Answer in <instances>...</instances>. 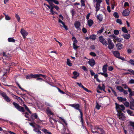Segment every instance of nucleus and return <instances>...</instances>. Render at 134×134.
<instances>
[{"label":"nucleus","mask_w":134,"mask_h":134,"mask_svg":"<svg viewBox=\"0 0 134 134\" xmlns=\"http://www.w3.org/2000/svg\"><path fill=\"white\" fill-rule=\"evenodd\" d=\"M95 129L99 131V134H107L101 125H97L95 126Z\"/></svg>","instance_id":"obj_1"},{"label":"nucleus","mask_w":134,"mask_h":134,"mask_svg":"<svg viewBox=\"0 0 134 134\" xmlns=\"http://www.w3.org/2000/svg\"><path fill=\"white\" fill-rule=\"evenodd\" d=\"M13 104L15 108L19 111L23 112H25V110L24 107L20 106L18 104L15 102H13Z\"/></svg>","instance_id":"obj_2"},{"label":"nucleus","mask_w":134,"mask_h":134,"mask_svg":"<svg viewBox=\"0 0 134 134\" xmlns=\"http://www.w3.org/2000/svg\"><path fill=\"white\" fill-rule=\"evenodd\" d=\"M0 94L7 102H9L10 101L11 99L7 96L5 93L2 92H1Z\"/></svg>","instance_id":"obj_3"},{"label":"nucleus","mask_w":134,"mask_h":134,"mask_svg":"<svg viewBox=\"0 0 134 134\" xmlns=\"http://www.w3.org/2000/svg\"><path fill=\"white\" fill-rule=\"evenodd\" d=\"M69 106L74 108L76 110H78L80 113L82 112L81 110L80 109V105L79 104H70Z\"/></svg>","instance_id":"obj_4"},{"label":"nucleus","mask_w":134,"mask_h":134,"mask_svg":"<svg viewBox=\"0 0 134 134\" xmlns=\"http://www.w3.org/2000/svg\"><path fill=\"white\" fill-rule=\"evenodd\" d=\"M99 41L103 45L107 46L108 45V43L105 40L103 37L102 36L99 37Z\"/></svg>","instance_id":"obj_5"},{"label":"nucleus","mask_w":134,"mask_h":134,"mask_svg":"<svg viewBox=\"0 0 134 134\" xmlns=\"http://www.w3.org/2000/svg\"><path fill=\"white\" fill-rule=\"evenodd\" d=\"M115 104L116 105V109H119L122 111L125 110V107L123 105H119L117 103H115Z\"/></svg>","instance_id":"obj_6"},{"label":"nucleus","mask_w":134,"mask_h":134,"mask_svg":"<svg viewBox=\"0 0 134 134\" xmlns=\"http://www.w3.org/2000/svg\"><path fill=\"white\" fill-rule=\"evenodd\" d=\"M20 32L23 36L24 38H26V36L28 35V32L23 28L21 29Z\"/></svg>","instance_id":"obj_7"},{"label":"nucleus","mask_w":134,"mask_h":134,"mask_svg":"<svg viewBox=\"0 0 134 134\" xmlns=\"http://www.w3.org/2000/svg\"><path fill=\"white\" fill-rule=\"evenodd\" d=\"M130 108L132 110H134V99L133 98H130Z\"/></svg>","instance_id":"obj_8"},{"label":"nucleus","mask_w":134,"mask_h":134,"mask_svg":"<svg viewBox=\"0 0 134 134\" xmlns=\"http://www.w3.org/2000/svg\"><path fill=\"white\" fill-rule=\"evenodd\" d=\"M118 117L121 120H125V117L124 116V114L121 112H118Z\"/></svg>","instance_id":"obj_9"},{"label":"nucleus","mask_w":134,"mask_h":134,"mask_svg":"<svg viewBox=\"0 0 134 134\" xmlns=\"http://www.w3.org/2000/svg\"><path fill=\"white\" fill-rule=\"evenodd\" d=\"M76 83L77 85H78V86L79 87H82V88L84 90L86 91L87 92H91L90 90H89L87 88L84 87L81 83H79V82H76Z\"/></svg>","instance_id":"obj_10"},{"label":"nucleus","mask_w":134,"mask_h":134,"mask_svg":"<svg viewBox=\"0 0 134 134\" xmlns=\"http://www.w3.org/2000/svg\"><path fill=\"white\" fill-rule=\"evenodd\" d=\"M88 63L91 67L93 66L96 64L95 61L93 59H90L88 61Z\"/></svg>","instance_id":"obj_11"},{"label":"nucleus","mask_w":134,"mask_h":134,"mask_svg":"<svg viewBox=\"0 0 134 134\" xmlns=\"http://www.w3.org/2000/svg\"><path fill=\"white\" fill-rule=\"evenodd\" d=\"M130 12L129 10L125 9L123 11L122 13V15L125 16H127L129 15Z\"/></svg>","instance_id":"obj_12"},{"label":"nucleus","mask_w":134,"mask_h":134,"mask_svg":"<svg viewBox=\"0 0 134 134\" xmlns=\"http://www.w3.org/2000/svg\"><path fill=\"white\" fill-rule=\"evenodd\" d=\"M44 5L47 6L48 8L50 9L51 13L53 15H54V13H55V12L53 10V7H51L50 5H48L46 4L45 3L44 4Z\"/></svg>","instance_id":"obj_13"},{"label":"nucleus","mask_w":134,"mask_h":134,"mask_svg":"<svg viewBox=\"0 0 134 134\" xmlns=\"http://www.w3.org/2000/svg\"><path fill=\"white\" fill-rule=\"evenodd\" d=\"M128 92L130 93L129 94V99L133 98L132 96H134V91H132L131 88H128Z\"/></svg>","instance_id":"obj_14"},{"label":"nucleus","mask_w":134,"mask_h":134,"mask_svg":"<svg viewBox=\"0 0 134 134\" xmlns=\"http://www.w3.org/2000/svg\"><path fill=\"white\" fill-rule=\"evenodd\" d=\"M36 78L35 74H32L27 75L26 76V78L27 79H30L31 78Z\"/></svg>","instance_id":"obj_15"},{"label":"nucleus","mask_w":134,"mask_h":134,"mask_svg":"<svg viewBox=\"0 0 134 134\" xmlns=\"http://www.w3.org/2000/svg\"><path fill=\"white\" fill-rule=\"evenodd\" d=\"M74 25L76 28L78 29L80 28L81 26V24L80 22L76 21L75 22Z\"/></svg>","instance_id":"obj_16"},{"label":"nucleus","mask_w":134,"mask_h":134,"mask_svg":"<svg viewBox=\"0 0 134 134\" xmlns=\"http://www.w3.org/2000/svg\"><path fill=\"white\" fill-rule=\"evenodd\" d=\"M73 74L74 75V76H72V78L74 79H76L77 77H78L79 75V74L76 71H75L73 72Z\"/></svg>","instance_id":"obj_17"},{"label":"nucleus","mask_w":134,"mask_h":134,"mask_svg":"<svg viewBox=\"0 0 134 134\" xmlns=\"http://www.w3.org/2000/svg\"><path fill=\"white\" fill-rule=\"evenodd\" d=\"M113 53L114 56L117 58H118L120 57V53L118 51H113Z\"/></svg>","instance_id":"obj_18"},{"label":"nucleus","mask_w":134,"mask_h":134,"mask_svg":"<svg viewBox=\"0 0 134 134\" xmlns=\"http://www.w3.org/2000/svg\"><path fill=\"white\" fill-rule=\"evenodd\" d=\"M32 120H34L35 119H37L38 118V116L36 113L32 114H31V117Z\"/></svg>","instance_id":"obj_19"},{"label":"nucleus","mask_w":134,"mask_h":134,"mask_svg":"<svg viewBox=\"0 0 134 134\" xmlns=\"http://www.w3.org/2000/svg\"><path fill=\"white\" fill-rule=\"evenodd\" d=\"M108 66L107 64L104 65L102 68V70L104 73H106L107 71V67Z\"/></svg>","instance_id":"obj_20"},{"label":"nucleus","mask_w":134,"mask_h":134,"mask_svg":"<svg viewBox=\"0 0 134 134\" xmlns=\"http://www.w3.org/2000/svg\"><path fill=\"white\" fill-rule=\"evenodd\" d=\"M97 19H98L100 21H101L103 19V16L102 15L99 14L97 16Z\"/></svg>","instance_id":"obj_21"},{"label":"nucleus","mask_w":134,"mask_h":134,"mask_svg":"<svg viewBox=\"0 0 134 134\" xmlns=\"http://www.w3.org/2000/svg\"><path fill=\"white\" fill-rule=\"evenodd\" d=\"M7 71L1 77V80H5V79L7 77Z\"/></svg>","instance_id":"obj_22"},{"label":"nucleus","mask_w":134,"mask_h":134,"mask_svg":"<svg viewBox=\"0 0 134 134\" xmlns=\"http://www.w3.org/2000/svg\"><path fill=\"white\" fill-rule=\"evenodd\" d=\"M117 99L120 102H122L123 101H126L127 100L125 98H123L121 97H118Z\"/></svg>","instance_id":"obj_23"},{"label":"nucleus","mask_w":134,"mask_h":134,"mask_svg":"<svg viewBox=\"0 0 134 134\" xmlns=\"http://www.w3.org/2000/svg\"><path fill=\"white\" fill-rule=\"evenodd\" d=\"M122 45L120 43H118L116 45L118 50H120L122 48Z\"/></svg>","instance_id":"obj_24"},{"label":"nucleus","mask_w":134,"mask_h":134,"mask_svg":"<svg viewBox=\"0 0 134 134\" xmlns=\"http://www.w3.org/2000/svg\"><path fill=\"white\" fill-rule=\"evenodd\" d=\"M88 25L90 27H91L93 24V21L92 19H90L88 21Z\"/></svg>","instance_id":"obj_25"},{"label":"nucleus","mask_w":134,"mask_h":134,"mask_svg":"<svg viewBox=\"0 0 134 134\" xmlns=\"http://www.w3.org/2000/svg\"><path fill=\"white\" fill-rule=\"evenodd\" d=\"M41 130L44 132L45 134H52L49 131L47 130L46 129H43Z\"/></svg>","instance_id":"obj_26"},{"label":"nucleus","mask_w":134,"mask_h":134,"mask_svg":"<svg viewBox=\"0 0 134 134\" xmlns=\"http://www.w3.org/2000/svg\"><path fill=\"white\" fill-rule=\"evenodd\" d=\"M46 111L48 114L50 115H53V113L52 112L51 110L50 109L49 107H48L47 108Z\"/></svg>","instance_id":"obj_27"},{"label":"nucleus","mask_w":134,"mask_h":134,"mask_svg":"<svg viewBox=\"0 0 134 134\" xmlns=\"http://www.w3.org/2000/svg\"><path fill=\"white\" fill-rule=\"evenodd\" d=\"M80 119L82 124L83 125V114L82 112L80 113Z\"/></svg>","instance_id":"obj_28"},{"label":"nucleus","mask_w":134,"mask_h":134,"mask_svg":"<svg viewBox=\"0 0 134 134\" xmlns=\"http://www.w3.org/2000/svg\"><path fill=\"white\" fill-rule=\"evenodd\" d=\"M122 36L124 38L127 39H129L130 37V35L128 34H123Z\"/></svg>","instance_id":"obj_29"},{"label":"nucleus","mask_w":134,"mask_h":134,"mask_svg":"<svg viewBox=\"0 0 134 134\" xmlns=\"http://www.w3.org/2000/svg\"><path fill=\"white\" fill-rule=\"evenodd\" d=\"M96 35L94 34H92L90 35L89 37V39L92 40H94L96 39Z\"/></svg>","instance_id":"obj_30"},{"label":"nucleus","mask_w":134,"mask_h":134,"mask_svg":"<svg viewBox=\"0 0 134 134\" xmlns=\"http://www.w3.org/2000/svg\"><path fill=\"white\" fill-rule=\"evenodd\" d=\"M114 47V45L113 42L109 44L108 47L109 49H113Z\"/></svg>","instance_id":"obj_31"},{"label":"nucleus","mask_w":134,"mask_h":134,"mask_svg":"<svg viewBox=\"0 0 134 134\" xmlns=\"http://www.w3.org/2000/svg\"><path fill=\"white\" fill-rule=\"evenodd\" d=\"M35 75L36 78L40 76H42L44 78H46V76L45 75H43L41 74H35Z\"/></svg>","instance_id":"obj_32"},{"label":"nucleus","mask_w":134,"mask_h":134,"mask_svg":"<svg viewBox=\"0 0 134 134\" xmlns=\"http://www.w3.org/2000/svg\"><path fill=\"white\" fill-rule=\"evenodd\" d=\"M116 89L118 90L120 92H122V91L124 90V89L120 86H118L116 87Z\"/></svg>","instance_id":"obj_33"},{"label":"nucleus","mask_w":134,"mask_h":134,"mask_svg":"<svg viewBox=\"0 0 134 134\" xmlns=\"http://www.w3.org/2000/svg\"><path fill=\"white\" fill-rule=\"evenodd\" d=\"M67 65H68L69 66H72V63H70V60L69 59H67Z\"/></svg>","instance_id":"obj_34"},{"label":"nucleus","mask_w":134,"mask_h":134,"mask_svg":"<svg viewBox=\"0 0 134 134\" xmlns=\"http://www.w3.org/2000/svg\"><path fill=\"white\" fill-rule=\"evenodd\" d=\"M23 106L25 107V109L30 114H31V112L29 110V108L27 107L25 104L23 105Z\"/></svg>","instance_id":"obj_35"},{"label":"nucleus","mask_w":134,"mask_h":134,"mask_svg":"<svg viewBox=\"0 0 134 134\" xmlns=\"http://www.w3.org/2000/svg\"><path fill=\"white\" fill-rule=\"evenodd\" d=\"M8 41L9 42H15V40L13 38H8Z\"/></svg>","instance_id":"obj_36"},{"label":"nucleus","mask_w":134,"mask_h":134,"mask_svg":"<svg viewBox=\"0 0 134 134\" xmlns=\"http://www.w3.org/2000/svg\"><path fill=\"white\" fill-rule=\"evenodd\" d=\"M122 30L125 33H127L128 32V30L125 27H122Z\"/></svg>","instance_id":"obj_37"},{"label":"nucleus","mask_w":134,"mask_h":134,"mask_svg":"<svg viewBox=\"0 0 134 134\" xmlns=\"http://www.w3.org/2000/svg\"><path fill=\"white\" fill-rule=\"evenodd\" d=\"M100 4H96L95 8H96V12H98L100 9L99 7Z\"/></svg>","instance_id":"obj_38"},{"label":"nucleus","mask_w":134,"mask_h":134,"mask_svg":"<svg viewBox=\"0 0 134 134\" xmlns=\"http://www.w3.org/2000/svg\"><path fill=\"white\" fill-rule=\"evenodd\" d=\"M99 74H100L103 76H104L105 77H107L108 76V74L107 73L100 72L98 73Z\"/></svg>","instance_id":"obj_39"},{"label":"nucleus","mask_w":134,"mask_h":134,"mask_svg":"<svg viewBox=\"0 0 134 134\" xmlns=\"http://www.w3.org/2000/svg\"><path fill=\"white\" fill-rule=\"evenodd\" d=\"M16 85L18 86L20 89L21 90L23 91H25V92H27V91L26 90H24L23 88H22L21 86H20L19 84L17 82H16Z\"/></svg>","instance_id":"obj_40"},{"label":"nucleus","mask_w":134,"mask_h":134,"mask_svg":"<svg viewBox=\"0 0 134 134\" xmlns=\"http://www.w3.org/2000/svg\"><path fill=\"white\" fill-rule=\"evenodd\" d=\"M113 16L116 18H118L119 17V15L118 13L117 12H115L113 14Z\"/></svg>","instance_id":"obj_41"},{"label":"nucleus","mask_w":134,"mask_h":134,"mask_svg":"<svg viewBox=\"0 0 134 134\" xmlns=\"http://www.w3.org/2000/svg\"><path fill=\"white\" fill-rule=\"evenodd\" d=\"M128 62L130 63L131 65L134 66V60L133 59H130Z\"/></svg>","instance_id":"obj_42"},{"label":"nucleus","mask_w":134,"mask_h":134,"mask_svg":"<svg viewBox=\"0 0 134 134\" xmlns=\"http://www.w3.org/2000/svg\"><path fill=\"white\" fill-rule=\"evenodd\" d=\"M15 17L17 19L18 21L19 22L20 20V18L19 15L17 14H15Z\"/></svg>","instance_id":"obj_43"},{"label":"nucleus","mask_w":134,"mask_h":134,"mask_svg":"<svg viewBox=\"0 0 134 134\" xmlns=\"http://www.w3.org/2000/svg\"><path fill=\"white\" fill-rule=\"evenodd\" d=\"M111 89L112 92L113 93L114 95L115 96H117V95L115 91L111 87H110Z\"/></svg>","instance_id":"obj_44"},{"label":"nucleus","mask_w":134,"mask_h":134,"mask_svg":"<svg viewBox=\"0 0 134 134\" xmlns=\"http://www.w3.org/2000/svg\"><path fill=\"white\" fill-rule=\"evenodd\" d=\"M124 105L127 107H129L130 105V103L128 102H125L124 103H123Z\"/></svg>","instance_id":"obj_45"},{"label":"nucleus","mask_w":134,"mask_h":134,"mask_svg":"<svg viewBox=\"0 0 134 134\" xmlns=\"http://www.w3.org/2000/svg\"><path fill=\"white\" fill-rule=\"evenodd\" d=\"M66 129L65 128H64L61 131V133L62 134H68V133L65 132Z\"/></svg>","instance_id":"obj_46"},{"label":"nucleus","mask_w":134,"mask_h":134,"mask_svg":"<svg viewBox=\"0 0 134 134\" xmlns=\"http://www.w3.org/2000/svg\"><path fill=\"white\" fill-rule=\"evenodd\" d=\"M48 2L49 4V5L51 7H53L55 5H54L52 3V1H48Z\"/></svg>","instance_id":"obj_47"},{"label":"nucleus","mask_w":134,"mask_h":134,"mask_svg":"<svg viewBox=\"0 0 134 134\" xmlns=\"http://www.w3.org/2000/svg\"><path fill=\"white\" fill-rule=\"evenodd\" d=\"M104 29V27H102L101 28V29L100 30H99L97 32V33H99V34L101 33L103 31V30Z\"/></svg>","instance_id":"obj_48"},{"label":"nucleus","mask_w":134,"mask_h":134,"mask_svg":"<svg viewBox=\"0 0 134 134\" xmlns=\"http://www.w3.org/2000/svg\"><path fill=\"white\" fill-rule=\"evenodd\" d=\"M73 48L75 50H76L79 47V46H77L76 45V44H73Z\"/></svg>","instance_id":"obj_49"},{"label":"nucleus","mask_w":134,"mask_h":134,"mask_svg":"<svg viewBox=\"0 0 134 134\" xmlns=\"http://www.w3.org/2000/svg\"><path fill=\"white\" fill-rule=\"evenodd\" d=\"M50 1H52V2H54L56 4H59L58 1L57 0H51Z\"/></svg>","instance_id":"obj_50"},{"label":"nucleus","mask_w":134,"mask_h":134,"mask_svg":"<svg viewBox=\"0 0 134 134\" xmlns=\"http://www.w3.org/2000/svg\"><path fill=\"white\" fill-rule=\"evenodd\" d=\"M114 33L115 35H117L119 34V32L118 30H115L114 31Z\"/></svg>","instance_id":"obj_51"},{"label":"nucleus","mask_w":134,"mask_h":134,"mask_svg":"<svg viewBox=\"0 0 134 134\" xmlns=\"http://www.w3.org/2000/svg\"><path fill=\"white\" fill-rule=\"evenodd\" d=\"M5 18L6 20H10V17L8 15H6L5 14Z\"/></svg>","instance_id":"obj_52"},{"label":"nucleus","mask_w":134,"mask_h":134,"mask_svg":"<svg viewBox=\"0 0 134 134\" xmlns=\"http://www.w3.org/2000/svg\"><path fill=\"white\" fill-rule=\"evenodd\" d=\"M116 21L117 23H118L120 24H122V21L120 19H117Z\"/></svg>","instance_id":"obj_53"},{"label":"nucleus","mask_w":134,"mask_h":134,"mask_svg":"<svg viewBox=\"0 0 134 134\" xmlns=\"http://www.w3.org/2000/svg\"><path fill=\"white\" fill-rule=\"evenodd\" d=\"M81 5L83 6H85V1L84 0H81Z\"/></svg>","instance_id":"obj_54"},{"label":"nucleus","mask_w":134,"mask_h":134,"mask_svg":"<svg viewBox=\"0 0 134 134\" xmlns=\"http://www.w3.org/2000/svg\"><path fill=\"white\" fill-rule=\"evenodd\" d=\"M58 23H61L63 25H63H65V23L64 22L62 21L60 19H59L58 20Z\"/></svg>","instance_id":"obj_55"},{"label":"nucleus","mask_w":134,"mask_h":134,"mask_svg":"<svg viewBox=\"0 0 134 134\" xmlns=\"http://www.w3.org/2000/svg\"><path fill=\"white\" fill-rule=\"evenodd\" d=\"M57 88L58 89V91L60 92L61 94H64L65 93V92H64L63 91L61 90L59 88H58V87H57Z\"/></svg>","instance_id":"obj_56"},{"label":"nucleus","mask_w":134,"mask_h":134,"mask_svg":"<svg viewBox=\"0 0 134 134\" xmlns=\"http://www.w3.org/2000/svg\"><path fill=\"white\" fill-rule=\"evenodd\" d=\"M52 120L54 121L55 122H57L56 120L55 119H53V118H50L49 121L52 124L53 123V122H52Z\"/></svg>","instance_id":"obj_57"},{"label":"nucleus","mask_w":134,"mask_h":134,"mask_svg":"<svg viewBox=\"0 0 134 134\" xmlns=\"http://www.w3.org/2000/svg\"><path fill=\"white\" fill-rule=\"evenodd\" d=\"M36 79H37L36 80L37 81H38L39 80H40V81H44V80L42 78L40 77H38L37 78H36Z\"/></svg>","instance_id":"obj_58"},{"label":"nucleus","mask_w":134,"mask_h":134,"mask_svg":"<svg viewBox=\"0 0 134 134\" xmlns=\"http://www.w3.org/2000/svg\"><path fill=\"white\" fill-rule=\"evenodd\" d=\"M90 54L91 56L95 57L96 56V54L94 52H91L90 53Z\"/></svg>","instance_id":"obj_59"},{"label":"nucleus","mask_w":134,"mask_h":134,"mask_svg":"<svg viewBox=\"0 0 134 134\" xmlns=\"http://www.w3.org/2000/svg\"><path fill=\"white\" fill-rule=\"evenodd\" d=\"M127 71L130 72L132 75H134V71L131 69H129Z\"/></svg>","instance_id":"obj_60"},{"label":"nucleus","mask_w":134,"mask_h":134,"mask_svg":"<svg viewBox=\"0 0 134 134\" xmlns=\"http://www.w3.org/2000/svg\"><path fill=\"white\" fill-rule=\"evenodd\" d=\"M129 123L130 126L133 127L134 129V122L130 121Z\"/></svg>","instance_id":"obj_61"},{"label":"nucleus","mask_w":134,"mask_h":134,"mask_svg":"<svg viewBox=\"0 0 134 134\" xmlns=\"http://www.w3.org/2000/svg\"><path fill=\"white\" fill-rule=\"evenodd\" d=\"M100 107L101 106L98 103H97L96 106V108L98 110H99L100 109Z\"/></svg>","instance_id":"obj_62"},{"label":"nucleus","mask_w":134,"mask_h":134,"mask_svg":"<svg viewBox=\"0 0 134 134\" xmlns=\"http://www.w3.org/2000/svg\"><path fill=\"white\" fill-rule=\"evenodd\" d=\"M82 30V32L84 33L85 34L87 32V29L83 27Z\"/></svg>","instance_id":"obj_63"},{"label":"nucleus","mask_w":134,"mask_h":134,"mask_svg":"<svg viewBox=\"0 0 134 134\" xmlns=\"http://www.w3.org/2000/svg\"><path fill=\"white\" fill-rule=\"evenodd\" d=\"M92 132L94 134H99V131H92Z\"/></svg>","instance_id":"obj_64"}]
</instances>
